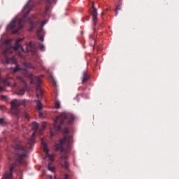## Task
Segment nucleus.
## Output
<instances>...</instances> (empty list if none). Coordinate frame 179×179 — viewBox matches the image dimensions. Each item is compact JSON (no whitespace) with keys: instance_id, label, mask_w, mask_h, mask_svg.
<instances>
[{"instance_id":"37998d69","label":"nucleus","mask_w":179,"mask_h":179,"mask_svg":"<svg viewBox=\"0 0 179 179\" xmlns=\"http://www.w3.org/2000/svg\"><path fill=\"white\" fill-rule=\"evenodd\" d=\"M22 179V178H21Z\"/></svg>"},{"instance_id":"72a5a7b5","label":"nucleus","mask_w":179,"mask_h":179,"mask_svg":"<svg viewBox=\"0 0 179 179\" xmlns=\"http://www.w3.org/2000/svg\"><path fill=\"white\" fill-rule=\"evenodd\" d=\"M104 15V12H102L101 15L103 16Z\"/></svg>"},{"instance_id":"6ab92c4d","label":"nucleus","mask_w":179,"mask_h":179,"mask_svg":"<svg viewBox=\"0 0 179 179\" xmlns=\"http://www.w3.org/2000/svg\"><path fill=\"white\" fill-rule=\"evenodd\" d=\"M36 107L39 111L42 109V103L38 99L37 100Z\"/></svg>"},{"instance_id":"9d476101","label":"nucleus","mask_w":179,"mask_h":179,"mask_svg":"<svg viewBox=\"0 0 179 179\" xmlns=\"http://www.w3.org/2000/svg\"><path fill=\"white\" fill-rule=\"evenodd\" d=\"M18 79L22 82L23 88L16 90L15 92L17 95L20 96L24 94V92L27 90V85L25 80L21 76H19Z\"/></svg>"},{"instance_id":"ddd939ff","label":"nucleus","mask_w":179,"mask_h":179,"mask_svg":"<svg viewBox=\"0 0 179 179\" xmlns=\"http://www.w3.org/2000/svg\"><path fill=\"white\" fill-rule=\"evenodd\" d=\"M90 76L88 75L86 71H83V76H82V83H85L87 80H89Z\"/></svg>"},{"instance_id":"c9c22d12","label":"nucleus","mask_w":179,"mask_h":179,"mask_svg":"<svg viewBox=\"0 0 179 179\" xmlns=\"http://www.w3.org/2000/svg\"><path fill=\"white\" fill-rule=\"evenodd\" d=\"M57 0H52L53 3H56Z\"/></svg>"},{"instance_id":"20e7f679","label":"nucleus","mask_w":179,"mask_h":179,"mask_svg":"<svg viewBox=\"0 0 179 179\" xmlns=\"http://www.w3.org/2000/svg\"><path fill=\"white\" fill-rule=\"evenodd\" d=\"M30 12V8L28 6H26L23 10V13H25L24 16L22 18L17 20L14 19L8 25L7 28L8 30H11L13 34H17L20 29L23 28V26L26 21V17Z\"/></svg>"},{"instance_id":"dca6fc26","label":"nucleus","mask_w":179,"mask_h":179,"mask_svg":"<svg viewBox=\"0 0 179 179\" xmlns=\"http://www.w3.org/2000/svg\"><path fill=\"white\" fill-rule=\"evenodd\" d=\"M45 3H46V6L45 9V14H47L50 8L51 0H45Z\"/></svg>"},{"instance_id":"7c9ffc66","label":"nucleus","mask_w":179,"mask_h":179,"mask_svg":"<svg viewBox=\"0 0 179 179\" xmlns=\"http://www.w3.org/2000/svg\"><path fill=\"white\" fill-rule=\"evenodd\" d=\"M5 139V137H0V143Z\"/></svg>"},{"instance_id":"0eeeda50","label":"nucleus","mask_w":179,"mask_h":179,"mask_svg":"<svg viewBox=\"0 0 179 179\" xmlns=\"http://www.w3.org/2000/svg\"><path fill=\"white\" fill-rule=\"evenodd\" d=\"M26 103L25 99L19 100V99H13L10 101L11 105V113L14 115L17 119L19 118L20 110L18 107L20 106H24Z\"/></svg>"},{"instance_id":"9b49d317","label":"nucleus","mask_w":179,"mask_h":179,"mask_svg":"<svg viewBox=\"0 0 179 179\" xmlns=\"http://www.w3.org/2000/svg\"><path fill=\"white\" fill-rule=\"evenodd\" d=\"M15 167V164H12L10 166V172L6 173L4 175V177L2 179H11L12 178V172Z\"/></svg>"},{"instance_id":"4be33fe9","label":"nucleus","mask_w":179,"mask_h":179,"mask_svg":"<svg viewBox=\"0 0 179 179\" xmlns=\"http://www.w3.org/2000/svg\"><path fill=\"white\" fill-rule=\"evenodd\" d=\"M55 107L56 109L60 108V102L59 101H55Z\"/></svg>"},{"instance_id":"412c9836","label":"nucleus","mask_w":179,"mask_h":179,"mask_svg":"<svg viewBox=\"0 0 179 179\" xmlns=\"http://www.w3.org/2000/svg\"><path fill=\"white\" fill-rule=\"evenodd\" d=\"M24 66L28 69H34V66L31 63H24Z\"/></svg>"},{"instance_id":"4468645a","label":"nucleus","mask_w":179,"mask_h":179,"mask_svg":"<svg viewBox=\"0 0 179 179\" xmlns=\"http://www.w3.org/2000/svg\"><path fill=\"white\" fill-rule=\"evenodd\" d=\"M28 22L31 25V30L40 24V21L32 22L31 20H29Z\"/></svg>"},{"instance_id":"a211bd4d","label":"nucleus","mask_w":179,"mask_h":179,"mask_svg":"<svg viewBox=\"0 0 179 179\" xmlns=\"http://www.w3.org/2000/svg\"><path fill=\"white\" fill-rule=\"evenodd\" d=\"M45 127H46V122H43L42 123V129H40V130H38V134L39 135H42L43 134V132Z\"/></svg>"},{"instance_id":"b1692460","label":"nucleus","mask_w":179,"mask_h":179,"mask_svg":"<svg viewBox=\"0 0 179 179\" xmlns=\"http://www.w3.org/2000/svg\"><path fill=\"white\" fill-rule=\"evenodd\" d=\"M23 116H24V117L26 120H27L28 121L30 120V117H29L28 113H27V112H24Z\"/></svg>"},{"instance_id":"c756f323","label":"nucleus","mask_w":179,"mask_h":179,"mask_svg":"<svg viewBox=\"0 0 179 179\" xmlns=\"http://www.w3.org/2000/svg\"><path fill=\"white\" fill-rule=\"evenodd\" d=\"M69 176L67 174H65L64 179H69Z\"/></svg>"},{"instance_id":"79ce46f5","label":"nucleus","mask_w":179,"mask_h":179,"mask_svg":"<svg viewBox=\"0 0 179 179\" xmlns=\"http://www.w3.org/2000/svg\"><path fill=\"white\" fill-rule=\"evenodd\" d=\"M0 108H1V105H0Z\"/></svg>"},{"instance_id":"ea45409f","label":"nucleus","mask_w":179,"mask_h":179,"mask_svg":"<svg viewBox=\"0 0 179 179\" xmlns=\"http://www.w3.org/2000/svg\"><path fill=\"white\" fill-rule=\"evenodd\" d=\"M54 179H57L55 176Z\"/></svg>"},{"instance_id":"39448f33","label":"nucleus","mask_w":179,"mask_h":179,"mask_svg":"<svg viewBox=\"0 0 179 179\" xmlns=\"http://www.w3.org/2000/svg\"><path fill=\"white\" fill-rule=\"evenodd\" d=\"M24 41V38H20L16 40L15 47L9 46L6 48V49L3 52L2 55L5 57V64H8L9 63H13L16 64L17 62L14 57L11 58H8V56L10 55L13 53V50L17 51L19 48H20L22 52H24L22 47L19 44L21 41Z\"/></svg>"},{"instance_id":"473e14b6","label":"nucleus","mask_w":179,"mask_h":179,"mask_svg":"<svg viewBox=\"0 0 179 179\" xmlns=\"http://www.w3.org/2000/svg\"><path fill=\"white\" fill-rule=\"evenodd\" d=\"M38 115H39V116H40V117H42V116H43V113H42V112H41V111L39 110V113H38Z\"/></svg>"},{"instance_id":"f257e3e1","label":"nucleus","mask_w":179,"mask_h":179,"mask_svg":"<svg viewBox=\"0 0 179 179\" xmlns=\"http://www.w3.org/2000/svg\"><path fill=\"white\" fill-rule=\"evenodd\" d=\"M38 124L36 123V122H34L31 124V128L34 131L31 138H29L27 141V144L25 147H23L22 145V141H17L15 143L14 148L15 150V152L17 155L15 162L20 164H23V159L25 158L27 156L28 153V149H31L32 146L35 143V135L37 133L38 131Z\"/></svg>"},{"instance_id":"393cba45","label":"nucleus","mask_w":179,"mask_h":179,"mask_svg":"<svg viewBox=\"0 0 179 179\" xmlns=\"http://www.w3.org/2000/svg\"><path fill=\"white\" fill-rule=\"evenodd\" d=\"M21 71V69H20V66L16 64V66L14 69V72H17V71Z\"/></svg>"},{"instance_id":"f704fd0d","label":"nucleus","mask_w":179,"mask_h":179,"mask_svg":"<svg viewBox=\"0 0 179 179\" xmlns=\"http://www.w3.org/2000/svg\"><path fill=\"white\" fill-rule=\"evenodd\" d=\"M86 19L88 20L90 19V17L89 16H87L86 17Z\"/></svg>"},{"instance_id":"423d86ee","label":"nucleus","mask_w":179,"mask_h":179,"mask_svg":"<svg viewBox=\"0 0 179 179\" xmlns=\"http://www.w3.org/2000/svg\"><path fill=\"white\" fill-rule=\"evenodd\" d=\"M22 73L27 78H28L30 80V84L36 85V90L37 92L36 96L39 99L40 95L43 96V91L41 87V80L39 76H34L33 74L29 73L27 69H24L22 71Z\"/></svg>"},{"instance_id":"a19ab883","label":"nucleus","mask_w":179,"mask_h":179,"mask_svg":"<svg viewBox=\"0 0 179 179\" xmlns=\"http://www.w3.org/2000/svg\"><path fill=\"white\" fill-rule=\"evenodd\" d=\"M94 29L95 30V28L94 27Z\"/></svg>"},{"instance_id":"aec40b11","label":"nucleus","mask_w":179,"mask_h":179,"mask_svg":"<svg viewBox=\"0 0 179 179\" xmlns=\"http://www.w3.org/2000/svg\"><path fill=\"white\" fill-rule=\"evenodd\" d=\"M48 169L52 172H54L55 168L52 166V163L48 164Z\"/></svg>"},{"instance_id":"4c0bfd02","label":"nucleus","mask_w":179,"mask_h":179,"mask_svg":"<svg viewBox=\"0 0 179 179\" xmlns=\"http://www.w3.org/2000/svg\"><path fill=\"white\" fill-rule=\"evenodd\" d=\"M14 87H16V83H14Z\"/></svg>"},{"instance_id":"bb28decb","label":"nucleus","mask_w":179,"mask_h":179,"mask_svg":"<svg viewBox=\"0 0 179 179\" xmlns=\"http://www.w3.org/2000/svg\"><path fill=\"white\" fill-rule=\"evenodd\" d=\"M39 48H40V50H41V51H43V52L45 51V46H44V45L40 44Z\"/></svg>"},{"instance_id":"c85d7f7f","label":"nucleus","mask_w":179,"mask_h":179,"mask_svg":"<svg viewBox=\"0 0 179 179\" xmlns=\"http://www.w3.org/2000/svg\"><path fill=\"white\" fill-rule=\"evenodd\" d=\"M45 23H46V20L42 21V22H41V27H43L45 24Z\"/></svg>"},{"instance_id":"2eb2a0df","label":"nucleus","mask_w":179,"mask_h":179,"mask_svg":"<svg viewBox=\"0 0 179 179\" xmlns=\"http://www.w3.org/2000/svg\"><path fill=\"white\" fill-rule=\"evenodd\" d=\"M8 124V120L6 117H0V126L5 127Z\"/></svg>"},{"instance_id":"58836bf2","label":"nucleus","mask_w":179,"mask_h":179,"mask_svg":"<svg viewBox=\"0 0 179 179\" xmlns=\"http://www.w3.org/2000/svg\"><path fill=\"white\" fill-rule=\"evenodd\" d=\"M109 8H106V11H108Z\"/></svg>"},{"instance_id":"f8f14e48","label":"nucleus","mask_w":179,"mask_h":179,"mask_svg":"<svg viewBox=\"0 0 179 179\" xmlns=\"http://www.w3.org/2000/svg\"><path fill=\"white\" fill-rule=\"evenodd\" d=\"M0 83L4 84L5 86H8V87L10 86V82L8 79L3 78L1 77V76H0ZM3 90V88L1 86H0V92H2Z\"/></svg>"},{"instance_id":"e433bc0d","label":"nucleus","mask_w":179,"mask_h":179,"mask_svg":"<svg viewBox=\"0 0 179 179\" xmlns=\"http://www.w3.org/2000/svg\"><path fill=\"white\" fill-rule=\"evenodd\" d=\"M54 84H55V85H56V82L55 81H54Z\"/></svg>"},{"instance_id":"a878e982","label":"nucleus","mask_w":179,"mask_h":179,"mask_svg":"<svg viewBox=\"0 0 179 179\" xmlns=\"http://www.w3.org/2000/svg\"><path fill=\"white\" fill-rule=\"evenodd\" d=\"M42 31H43V28H42V27H41L37 30V35H38V36H40V34H41V33L42 32Z\"/></svg>"},{"instance_id":"cd10ccee","label":"nucleus","mask_w":179,"mask_h":179,"mask_svg":"<svg viewBox=\"0 0 179 179\" xmlns=\"http://www.w3.org/2000/svg\"><path fill=\"white\" fill-rule=\"evenodd\" d=\"M27 129L25 126H22V131L25 134H27Z\"/></svg>"},{"instance_id":"f03ea898","label":"nucleus","mask_w":179,"mask_h":179,"mask_svg":"<svg viewBox=\"0 0 179 179\" xmlns=\"http://www.w3.org/2000/svg\"><path fill=\"white\" fill-rule=\"evenodd\" d=\"M69 129L67 127H65L64 130V138H61V140H59V144H55L56 150H59L62 152L61 165L66 169H68L69 166V164L67 162V153L71 150V145L73 143V137L72 136H69Z\"/></svg>"},{"instance_id":"7ed1b4c3","label":"nucleus","mask_w":179,"mask_h":179,"mask_svg":"<svg viewBox=\"0 0 179 179\" xmlns=\"http://www.w3.org/2000/svg\"><path fill=\"white\" fill-rule=\"evenodd\" d=\"M74 118L75 116L71 113H68V112H63L62 113H60L55 120L53 129H51L50 130V138L51 139L55 134H58L60 131L63 124L68 123L71 124L74 121Z\"/></svg>"},{"instance_id":"2f4dec72","label":"nucleus","mask_w":179,"mask_h":179,"mask_svg":"<svg viewBox=\"0 0 179 179\" xmlns=\"http://www.w3.org/2000/svg\"><path fill=\"white\" fill-rule=\"evenodd\" d=\"M39 41H41V42H43V38L41 37V36H40V37H39Z\"/></svg>"},{"instance_id":"1a4fd4ad","label":"nucleus","mask_w":179,"mask_h":179,"mask_svg":"<svg viewBox=\"0 0 179 179\" xmlns=\"http://www.w3.org/2000/svg\"><path fill=\"white\" fill-rule=\"evenodd\" d=\"M41 145L43 147V152L45 154V158H49L50 161L52 162L54 161V155L49 153V150L46 143L44 142V138H41Z\"/></svg>"},{"instance_id":"f3484780","label":"nucleus","mask_w":179,"mask_h":179,"mask_svg":"<svg viewBox=\"0 0 179 179\" xmlns=\"http://www.w3.org/2000/svg\"><path fill=\"white\" fill-rule=\"evenodd\" d=\"M28 48H30L31 49L30 50L27 49V52H31L34 55H35L36 53V50L32 45L31 43H29Z\"/></svg>"},{"instance_id":"5701e85b","label":"nucleus","mask_w":179,"mask_h":179,"mask_svg":"<svg viewBox=\"0 0 179 179\" xmlns=\"http://www.w3.org/2000/svg\"><path fill=\"white\" fill-rule=\"evenodd\" d=\"M121 10V7L120 5L117 6L115 8V16H117L118 15V11Z\"/></svg>"},{"instance_id":"6e6552de","label":"nucleus","mask_w":179,"mask_h":179,"mask_svg":"<svg viewBox=\"0 0 179 179\" xmlns=\"http://www.w3.org/2000/svg\"><path fill=\"white\" fill-rule=\"evenodd\" d=\"M92 8L93 9L91 12L92 22H93V27H95L98 24L99 19H98L97 9L96 8L94 7V2L92 3Z\"/></svg>"}]
</instances>
